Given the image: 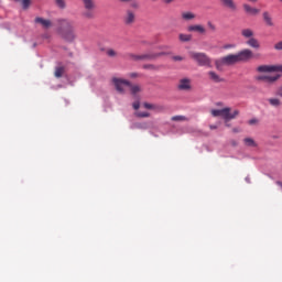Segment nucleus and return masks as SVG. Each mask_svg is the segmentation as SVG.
<instances>
[{"instance_id": "obj_9", "label": "nucleus", "mask_w": 282, "mask_h": 282, "mask_svg": "<svg viewBox=\"0 0 282 282\" xmlns=\"http://www.w3.org/2000/svg\"><path fill=\"white\" fill-rule=\"evenodd\" d=\"M242 9L248 17H257V14L261 12V10L253 8L248 3L242 4Z\"/></svg>"}, {"instance_id": "obj_33", "label": "nucleus", "mask_w": 282, "mask_h": 282, "mask_svg": "<svg viewBox=\"0 0 282 282\" xmlns=\"http://www.w3.org/2000/svg\"><path fill=\"white\" fill-rule=\"evenodd\" d=\"M107 56H110V58H113L116 56H118V53L112 50V48H109L107 52H106Z\"/></svg>"}, {"instance_id": "obj_37", "label": "nucleus", "mask_w": 282, "mask_h": 282, "mask_svg": "<svg viewBox=\"0 0 282 282\" xmlns=\"http://www.w3.org/2000/svg\"><path fill=\"white\" fill-rule=\"evenodd\" d=\"M132 107L135 111H138V109H140V101H134Z\"/></svg>"}, {"instance_id": "obj_2", "label": "nucleus", "mask_w": 282, "mask_h": 282, "mask_svg": "<svg viewBox=\"0 0 282 282\" xmlns=\"http://www.w3.org/2000/svg\"><path fill=\"white\" fill-rule=\"evenodd\" d=\"M230 108H223V109H213L212 110V116L214 118H221L225 120V122H229V120H235L237 116H239V110H235L230 112Z\"/></svg>"}, {"instance_id": "obj_1", "label": "nucleus", "mask_w": 282, "mask_h": 282, "mask_svg": "<svg viewBox=\"0 0 282 282\" xmlns=\"http://www.w3.org/2000/svg\"><path fill=\"white\" fill-rule=\"evenodd\" d=\"M58 34L62 36V39H64V41L72 43V41L76 39V33L74 32V22L69 20H62Z\"/></svg>"}, {"instance_id": "obj_49", "label": "nucleus", "mask_w": 282, "mask_h": 282, "mask_svg": "<svg viewBox=\"0 0 282 282\" xmlns=\"http://www.w3.org/2000/svg\"><path fill=\"white\" fill-rule=\"evenodd\" d=\"M150 1H152L153 3H156L158 0H150Z\"/></svg>"}, {"instance_id": "obj_28", "label": "nucleus", "mask_w": 282, "mask_h": 282, "mask_svg": "<svg viewBox=\"0 0 282 282\" xmlns=\"http://www.w3.org/2000/svg\"><path fill=\"white\" fill-rule=\"evenodd\" d=\"M18 3H22V8L24 10H28V8H30V4L32 3V0H14Z\"/></svg>"}, {"instance_id": "obj_31", "label": "nucleus", "mask_w": 282, "mask_h": 282, "mask_svg": "<svg viewBox=\"0 0 282 282\" xmlns=\"http://www.w3.org/2000/svg\"><path fill=\"white\" fill-rule=\"evenodd\" d=\"M143 69H150V70L154 72V70L159 69V67L153 64H145V65H143Z\"/></svg>"}, {"instance_id": "obj_18", "label": "nucleus", "mask_w": 282, "mask_h": 282, "mask_svg": "<svg viewBox=\"0 0 282 282\" xmlns=\"http://www.w3.org/2000/svg\"><path fill=\"white\" fill-rule=\"evenodd\" d=\"M135 21V13L133 11H127V14L124 17V22L127 25H131V23H134Z\"/></svg>"}, {"instance_id": "obj_12", "label": "nucleus", "mask_w": 282, "mask_h": 282, "mask_svg": "<svg viewBox=\"0 0 282 282\" xmlns=\"http://www.w3.org/2000/svg\"><path fill=\"white\" fill-rule=\"evenodd\" d=\"M220 4L231 12H237V2L235 0H220Z\"/></svg>"}, {"instance_id": "obj_15", "label": "nucleus", "mask_w": 282, "mask_h": 282, "mask_svg": "<svg viewBox=\"0 0 282 282\" xmlns=\"http://www.w3.org/2000/svg\"><path fill=\"white\" fill-rule=\"evenodd\" d=\"M262 17H263V21H264L265 25H268L269 28L274 26V22L272 21V15H270V12L264 11L262 13Z\"/></svg>"}, {"instance_id": "obj_48", "label": "nucleus", "mask_w": 282, "mask_h": 282, "mask_svg": "<svg viewBox=\"0 0 282 282\" xmlns=\"http://www.w3.org/2000/svg\"><path fill=\"white\" fill-rule=\"evenodd\" d=\"M279 69H280V72H282V64H281V65H279Z\"/></svg>"}, {"instance_id": "obj_24", "label": "nucleus", "mask_w": 282, "mask_h": 282, "mask_svg": "<svg viewBox=\"0 0 282 282\" xmlns=\"http://www.w3.org/2000/svg\"><path fill=\"white\" fill-rule=\"evenodd\" d=\"M83 3L86 10H94L96 8L94 0H83Z\"/></svg>"}, {"instance_id": "obj_25", "label": "nucleus", "mask_w": 282, "mask_h": 282, "mask_svg": "<svg viewBox=\"0 0 282 282\" xmlns=\"http://www.w3.org/2000/svg\"><path fill=\"white\" fill-rule=\"evenodd\" d=\"M268 102L271 105V107H281L282 105L281 99L279 98H269Z\"/></svg>"}, {"instance_id": "obj_43", "label": "nucleus", "mask_w": 282, "mask_h": 282, "mask_svg": "<svg viewBox=\"0 0 282 282\" xmlns=\"http://www.w3.org/2000/svg\"><path fill=\"white\" fill-rule=\"evenodd\" d=\"M276 185L280 186V188H282V182L281 181H278Z\"/></svg>"}, {"instance_id": "obj_41", "label": "nucleus", "mask_w": 282, "mask_h": 282, "mask_svg": "<svg viewBox=\"0 0 282 282\" xmlns=\"http://www.w3.org/2000/svg\"><path fill=\"white\" fill-rule=\"evenodd\" d=\"M257 122H259V120H257V119H250L249 120V124H257Z\"/></svg>"}, {"instance_id": "obj_42", "label": "nucleus", "mask_w": 282, "mask_h": 282, "mask_svg": "<svg viewBox=\"0 0 282 282\" xmlns=\"http://www.w3.org/2000/svg\"><path fill=\"white\" fill-rule=\"evenodd\" d=\"M241 132V129H239V128H234L232 129V133H240Z\"/></svg>"}, {"instance_id": "obj_7", "label": "nucleus", "mask_w": 282, "mask_h": 282, "mask_svg": "<svg viewBox=\"0 0 282 282\" xmlns=\"http://www.w3.org/2000/svg\"><path fill=\"white\" fill-rule=\"evenodd\" d=\"M165 55L166 53L164 52L156 53V54L147 53L142 55H131V58L133 61H155V58H159V56H165Z\"/></svg>"}, {"instance_id": "obj_38", "label": "nucleus", "mask_w": 282, "mask_h": 282, "mask_svg": "<svg viewBox=\"0 0 282 282\" xmlns=\"http://www.w3.org/2000/svg\"><path fill=\"white\" fill-rule=\"evenodd\" d=\"M274 50H278V51H281V50H282V41H281V42H278V43L274 45Z\"/></svg>"}, {"instance_id": "obj_40", "label": "nucleus", "mask_w": 282, "mask_h": 282, "mask_svg": "<svg viewBox=\"0 0 282 282\" xmlns=\"http://www.w3.org/2000/svg\"><path fill=\"white\" fill-rule=\"evenodd\" d=\"M162 3H165L166 6L173 3L175 0H161Z\"/></svg>"}, {"instance_id": "obj_13", "label": "nucleus", "mask_w": 282, "mask_h": 282, "mask_svg": "<svg viewBox=\"0 0 282 282\" xmlns=\"http://www.w3.org/2000/svg\"><path fill=\"white\" fill-rule=\"evenodd\" d=\"M178 89L181 91H188L192 89V86H191V79L189 78H182L180 79L178 82Z\"/></svg>"}, {"instance_id": "obj_44", "label": "nucleus", "mask_w": 282, "mask_h": 282, "mask_svg": "<svg viewBox=\"0 0 282 282\" xmlns=\"http://www.w3.org/2000/svg\"><path fill=\"white\" fill-rule=\"evenodd\" d=\"M122 3H129L131 0H120Z\"/></svg>"}, {"instance_id": "obj_5", "label": "nucleus", "mask_w": 282, "mask_h": 282, "mask_svg": "<svg viewBox=\"0 0 282 282\" xmlns=\"http://www.w3.org/2000/svg\"><path fill=\"white\" fill-rule=\"evenodd\" d=\"M111 83L118 94H121V96H124L127 94V87L131 85V82L118 77H112Z\"/></svg>"}, {"instance_id": "obj_20", "label": "nucleus", "mask_w": 282, "mask_h": 282, "mask_svg": "<svg viewBox=\"0 0 282 282\" xmlns=\"http://www.w3.org/2000/svg\"><path fill=\"white\" fill-rule=\"evenodd\" d=\"M131 96H133L135 98V96H138V94H140V91H142V89L140 88V86L138 85H132L130 83V85H128Z\"/></svg>"}, {"instance_id": "obj_16", "label": "nucleus", "mask_w": 282, "mask_h": 282, "mask_svg": "<svg viewBox=\"0 0 282 282\" xmlns=\"http://www.w3.org/2000/svg\"><path fill=\"white\" fill-rule=\"evenodd\" d=\"M246 44L249 47H252L253 50H259V47H261V43H259V40L253 37H249V40L246 42Z\"/></svg>"}, {"instance_id": "obj_23", "label": "nucleus", "mask_w": 282, "mask_h": 282, "mask_svg": "<svg viewBox=\"0 0 282 282\" xmlns=\"http://www.w3.org/2000/svg\"><path fill=\"white\" fill-rule=\"evenodd\" d=\"M178 40H180L182 43H189V41H193V35L181 33V34L178 35Z\"/></svg>"}, {"instance_id": "obj_34", "label": "nucleus", "mask_w": 282, "mask_h": 282, "mask_svg": "<svg viewBox=\"0 0 282 282\" xmlns=\"http://www.w3.org/2000/svg\"><path fill=\"white\" fill-rule=\"evenodd\" d=\"M55 3L62 10L65 9V0H55Z\"/></svg>"}, {"instance_id": "obj_46", "label": "nucleus", "mask_w": 282, "mask_h": 282, "mask_svg": "<svg viewBox=\"0 0 282 282\" xmlns=\"http://www.w3.org/2000/svg\"><path fill=\"white\" fill-rule=\"evenodd\" d=\"M209 128L213 129H217V126H209Z\"/></svg>"}, {"instance_id": "obj_14", "label": "nucleus", "mask_w": 282, "mask_h": 282, "mask_svg": "<svg viewBox=\"0 0 282 282\" xmlns=\"http://www.w3.org/2000/svg\"><path fill=\"white\" fill-rule=\"evenodd\" d=\"M258 72L265 73V72H280L279 65H261L258 68Z\"/></svg>"}, {"instance_id": "obj_39", "label": "nucleus", "mask_w": 282, "mask_h": 282, "mask_svg": "<svg viewBox=\"0 0 282 282\" xmlns=\"http://www.w3.org/2000/svg\"><path fill=\"white\" fill-rule=\"evenodd\" d=\"M172 58H173V61H184V57H182L180 55L173 56Z\"/></svg>"}, {"instance_id": "obj_32", "label": "nucleus", "mask_w": 282, "mask_h": 282, "mask_svg": "<svg viewBox=\"0 0 282 282\" xmlns=\"http://www.w3.org/2000/svg\"><path fill=\"white\" fill-rule=\"evenodd\" d=\"M135 116H137V118H150L151 113L139 111V112H135Z\"/></svg>"}, {"instance_id": "obj_35", "label": "nucleus", "mask_w": 282, "mask_h": 282, "mask_svg": "<svg viewBox=\"0 0 282 282\" xmlns=\"http://www.w3.org/2000/svg\"><path fill=\"white\" fill-rule=\"evenodd\" d=\"M207 28H209L212 32H215L217 30V26L212 21L207 22Z\"/></svg>"}, {"instance_id": "obj_21", "label": "nucleus", "mask_w": 282, "mask_h": 282, "mask_svg": "<svg viewBox=\"0 0 282 282\" xmlns=\"http://www.w3.org/2000/svg\"><path fill=\"white\" fill-rule=\"evenodd\" d=\"M241 36H243V39H252L254 36V31H252V29H242Z\"/></svg>"}, {"instance_id": "obj_27", "label": "nucleus", "mask_w": 282, "mask_h": 282, "mask_svg": "<svg viewBox=\"0 0 282 282\" xmlns=\"http://www.w3.org/2000/svg\"><path fill=\"white\" fill-rule=\"evenodd\" d=\"M243 142L246 147H257V142L252 138H246Z\"/></svg>"}, {"instance_id": "obj_4", "label": "nucleus", "mask_w": 282, "mask_h": 282, "mask_svg": "<svg viewBox=\"0 0 282 282\" xmlns=\"http://www.w3.org/2000/svg\"><path fill=\"white\" fill-rule=\"evenodd\" d=\"M189 56L193 61H196L197 65L200 67H212L213 65V61L205 53L191 52Z\"/></svg>"}, {"instance_id": "obj_26", "label": "nucleus", "mask_w": 282, "mask_h": 282, "mask_svg": "<svg viewBox=\"0 0 282 282\" xmlns=\"http://www.w3.org/2000/svg\"><path fill=\"white\" fill-rule=\"evenodd\" d=\"M63 74H65V68L64 67H57L55 69L54 76H55V78H62Z\"/></svg>"}, {"instance_id": "obj_30", "label": "nucleus", "mask_w": 282, "mask_h": 282, "mask_svg": "<svg viewBox=\"0 0 282 282\" xmlns=\"http://www.w3.org/2000/svg\"><path fill=\"white\" fill-rule=\"evenodd\" d=\"M83 17L85 19H94L95 18L94 12L91 10H87L86 12H84Z\"/></svg>"}, {"instance_id": "obj_10", "label": "nucleus", "mask_w": 282, "mask_h": 282, "mask_svg": "<svg viewBox=\"0 0 282 282\" xmlns=\"http://www.w3.org/2000/svg\"><path fill=\"white\" fill-rule=\"evenodd\" d=\"M34 23H36V25H41L44 30H50V28H52V20H47L45 18L37 17L35 18Z\"/></svg>"}, {"instance_id": "obj_47", "label": "nucleus", "mask_w": 282, "mask_h": 282, "mask_svg": "<svg viewBox=\"0 0 282 282\" xmlns=\"http://www.w3.org/2000/svg\"><path fill=\"white\" fill-rule=\"evenodd\" d=\"M251 3H257L259 0H249Z\"/></svg>"}, {"instance_id": "obj_17", "label": "nucleus", "mask_w": 282, "mask_h": 282, "mask_svg": "<svg viewBox=\"0 0 282 282\" xmlns=\"http://www.w3.org/2000/svg\"><path fill=\"white\" fill-rule=\"evenodd\" d=\"M143 107H144V109H150L152 111H163L164 110V107L154 105V104H149V102H144Z\"/></svg>"}, {"instance_id": "obj_3", "label": "nucleus", "mask_w": 282, "mask_h": 282, "mask_svg": "<svg viewBox=\"0 0 282 282\" xmlns=\"http://www.w3.org/2000/svg\"><path fill=\"white\" fill-rule=\"evenodd\" d=\"M239 57L237 54H229L215 61L216 69H221L224 65L230 67V65H237Z\"/></svg>"}, {"instance_id": "obj_29", "label": "nucleus", "mask_w": 282, "mask_h": 282, "mask_svg": "<svg viewBox=\"0 0 282 282\" xmlns=\"http://www.w3.org/2000/svg\"><path fill=\"white\" fill-rule=\"evenodd\" d=\"M186 120H188V118H186L184 116H174V117H172L173 122H184Z\"/></svg>"}, {"instance_id": "obj_22", "label": "nucleus", "mask_w": 282, "mask_h": 282, "mask_svg": "<svg viewBox=\"0 0 282 282\" xmlns=\"http://www.w3.org/2000/svg\"><path fill=\"white\" fill-rule=\"evenodd\" d=\"M208 76L214 83H224V78H220L219 75L213 70L208 73Z\"/></svg>"}, {"instance_id": "obj_36", "label": "nucleus", "mask_w": 282, "mask_h": 282, "mask_svg": "<svg viewBox=\"0 0 282 282\" xmlns=\"http://www.w3.org/2000/svg\"><path fill=\"white\" fill-rule=\"evenodd\" d=\"M235 47H237L235 44H225L223 50H235Z\"/></svg>"}, {"instance_id": "obj_45", "label": "nucleus", "mask_w": 282, "mask_h": 282, "mask_svg": "<svg viewBox=\"0 0 282 282\" xmlns=\"http://www.w3.org/2000/svg\"><path fill=\"white\" fill-rule=\"evenodd\" d=\"M232 147H237V141H231Z\"/></svg>"}, {"instance_id": "obj_19", "label": "nucleus", "mask_w": 282, "mask_h": 282, "mask_svg": "<svg viewBox=\"0 0 282 282\" xmlns=\"http://www.w3.org/2000/svg\"><path fill=\"white\" fill-rule=\"evenodd\" d=\"M183 21H193L197 18V15L191 11H185L181 14Z\"/></svg>"}, {"instance_id": "obj_6", "label": "nucleus", "mask_w": 282, "mask_h": 282, "mask_svg": "<svg viewBox=\"0 0 282 282\" xmlns=\"http://www.w3.org/2000/svg\"><path fill=\"white\" fill-rule=\"evenodd\" d=\"M238 63H248L254 58V53L250 48H245L237 53Z\"/></svg>"}, {"instance_id": "obj_11", "label": "nucleus", "mask_w": 282, "mask_h": 282, "mask_svg": "<svg viewBox=\"0 0 282 282\" xmlns=\"http://www.w3.org/2000/svg\"><path fill=\"white\" fill-rule=\"evenodd\" d=\"M187 32H196V34L205 35L206 26L202 24H192L187 26Z\"/></svg>"}, {"instance_id": "obj_8", "label": "nucleus", "mask_w": 282, "mask_h": 282, "mask_svg": "<svg viewBox=\"0 0 282 282\" xmlns=\"http://www.w3.org/2000/svg\"><path fill=\"white\" fill-rule=\"evenodd\" d=\"M281 78V74H276L274 76L271 75H261L257 78V80H261L262 83H267V85H274L276 80Z\"/></svg>"}]
</instances>
